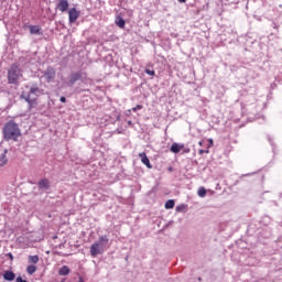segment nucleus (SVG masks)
<instances>
[{
    "mask_svg": "<svg viewBox=\"0 0 282 282\" xmlns=\"http://www.w3.org/2000/svg\"><path fill=\"white\" fill-rule=\"evenodd\" d=\"M3 140L6 142H17L19 138H21V128H19V123L14 122V120H9L3 129H2Z\"/></svg>",
    "mask_w": 282,
    "mask_h": 282,
    "instance_id": "f257e3e1",
    "label": "nucleus"
},
{
    "mask_svg": "<svg viewBox=\"0 0 282 282\" xmlns=\"http://www.w3.org/2000/svg\"><path fill=\"white\" fill-rule=\"evenodd\" d=\"M78 80H80L82 83H85V80H87V74L83 70L70 73L67 82V86L74 87L76 83H78Z\"/></svg>",
    "mask_w": 282,
    "mask_h": 282,
    "instance_id": "f03ea898",
    "label": "nucleus"
},
{
    "mask_svg": "<svg viewBox=\"0 0 282 282\" xmlns=\"http://www.w3.org/2000/svg\"><path fill=\"white\" fill-rule=\"evenodd\" d=\"M19 74L21 69L17 65H12L8 70V83L9 85H17L19 83Z\"/></svg>",
    "mask_w": 282,
    "mask_h": 282,
    "instance_id": "7ed1b4c3",
    "label": "nucleus"
},
{
    "mask_svg": "<svg viewBox=\"0 0 282 282\" xmlns=\"http://www.w3.org/2000/svg\"><path fill=\"white\" fill-rule=\"evenodd\" d=\"M44 78H46V82L52 83L54 78H56V69L54 67L48 66L46 70L43 74Z\"/></svg>",
    "mask_w": 282,
    "mask_h": 282,
    "instance_id": "20e7f679",
    "label": "nucleus"
},
{
    "mask_svg": "<svg viewBox=\"0 0 282 282\" xmlns=\"http://www.w3.org/2000/svg\"><path fill=\"white\" fill-rule=\"evenodd\" d=\"M78 17H80V11H77L76 8H70L68 10V21L69 23H76L78 20Z\"/></svg>",
    "mask_w": 282,
    "mask_h": 282,
    "instance_id": "39448f33",
    "label": "nucleus"
},
{
    "mask_svg": "<svg viewBox=\"0 0 282 282\" xmlns=\"http://www.w3.org/2000/svg\"><path fill=\"white\" fill-rule=\"evenodd\" d=\"M22 98L25 100V102H28L29 110L35 109V107L39 105L36 98H32L30 94L22 95Z\"/></svg>",
    "mask_w": 282,
    "mask_h": 282,
    "instance_id": "423d86ee",
    "label": "nucleus"
},
{
    "mask_svg": "<svg viewBox=\"0 0 282 282\" xmlns=\"http://www.w3.org/2000/svg\"><path fill=\"white\" fill-rule=\"evenodd\" d=\"M56 10L67 12L69 10V0H57Z\"/></svg>",
    "mask_w": 282,
    "mask_h": 282,
    "instance_id": "0eeeda50",
    "label": "nucleus"
},
{
    "mask_svg": "<svg viewBox=\"0 0 282 282\" xmlns=\"http://www.w3.org/2000/svg\"><path fill=\"white\" fill-rule=\"evenodd\" d=\"M105 252V249H101L100 245L93 243L90 246V256L91 257H98V254H102Z\"/></svg>",
    "mask_w": 282,
    "mask_h": 282,
    "instance_id": "6e6552de",
    "label": "nucleus"
},
{
    "mask_svg": "<svg viewBox=\"0 0 282 282\" xmlns=\"http://www.w3.org/2000/svg\"><path fill=\"white\" fill-rule=\"evenodd\" d=\"M43 89L39 88V85L36 84H33L31 87H30V90H29V94L30 96H43Z\"/></svg>",
    "mask_w": 282,
    "mask_h": 282,
    "instance_id": "1a4fd4ad",
    "label": "nucleus"
},
{
    "mask_svg": "<svg viewBox=\"0 0 282 282\" xmlns=\"http://www.w3.org/2000/svg\"><path fill=\"white\" fill-rule=\"evenodd\" d=\"M37 186L40 188V191H50L51 188V183H50V180L47 178H42L37 182Z\"/></svg>",
    "mask_w": 282,
    "mask_h": 282,
    "instance_id": "9d476101",
    "label": "nucleus"
},
{
    "mask_svg": "<svg viewBox=\"0 0 282 282\" xmlns=\"http://www.w3.org/2000/svg\"><path fill=\"white\" fill-rule=\"evenodd\" d=\"M139 158L142 162V164H144V166H147V169H153V165L151 164L149 156H147V152L139 153Z\"/></svg>",
    "mask_w": 282,
    "mask_h": 282,
    "instance_id": "9b49d317",
    "label": "nucleus"
},
{
    "mask_svg": "<svg viewBox=\"0 0 282 282\" xmlns=\"http://www.w3.org/2000/svg\"><path fill=\"white\" fill-rule=\"evenodd\" d=\"M95 243H98L100 249L105 250V248H107V245L109 243V238L107 236H101Z\"/></svg>",
    "mask_w": 282,
    "mask_h": 282,
    "instance_id": "f8f14e48",
    "label": "nucleus"
},
{
    "mask_svg": "<svg viewBox=\"0 0 282 282\" xmlns=\"http://www.w3.org/2000/svg\"><path fill=\"white\" fill-rule=\"evenodd\" d=\"M8 149H4L0 154V169H3L8 164Z\"/></svg>",
    "mask_w": 282,
    "mask_h": 282,
    "instance_id": "ddd939ff",
    "label": "nucleus"
},
{
    "mask_svg": "<svg viewBox=\"0 0 282 282\" xmlns=\"http://www.w3.org/2000/svg\"><path fill=\"white\" fill-rule=\"evenodd\" d=\"M3 279H4V281L12 282V281H14V279H17V274L13 273L12 270H7L3 273Z\"/></svg>",
    "mask_w": 282,
    "mask_h": 282,
    "instance_id": "4468645a",
    "label": "nucleus"
},
{
    "mask_svg": "<svg viewBox=\"0 0 282 282\" xmlns=\"http://www.w3.org/2000/svg\"><path fill=\"white\" fill-rule=\"evenodd\" d=\"M182 149H184V144H180V143H173L170 148V151L172 153H180V151H182Z\"/></svg>",
    "mask_w": 282,
    "mask_h": 282,
    "instance_id": "2eb2a0df",
    "label": "nucleus"
},
{
    "mask_svg": "<svg viewBox=\"0 0 282 282\" xmlns=\"http://www.w3.org/2000/svg\"><path fill=\"white\" fill-rule=\"evenodd\" d=\"M30 34L41 35V26L40 25H29Z\"/></svg>",
    "mask_w": 282,
    "mask_h": 282,
    "instance_id": "dca6fc26",
    "label": "nucleus"
},
{
    "mask_svg": "<svg viewBox=\"0 0 282 282\" xmlns=\"http://www.w3.org/2000/svg\"><path fill=\"white\" fill-rule=\"evenodd\" d=\"M69 272H72V271L69 270V267H67V265H63V267L58 270L59 276H67V274H69Z\"/></svg>",
    "mask_w": 282,
    "mask_h": 282,
    "instance_id": "f3484780",
    "label": "nucleus"
},
{
    "mask_svg": "<svg viewBox=\"0 0 282 282\" xmlns=\"http://www.w3.org/2000/svg\"><path fill=\"white\" fill-rule=\"evenodd\" d=\"M165 208H166V210H171V208H175V200L169 199V200L165 203Z\"/></svg>",
    "mask_w": 282,
    "mask_h": 282,
    "instance_id": "a211bd4d",
    "label": "nucleus"
},
{
    "mask_svg": "<svg viewBox=\"0 0 282 282\" xmlns=\"http://www.w3.org/2000/svg\"><path fill=\"white\" fill-rule=\"evenodd\" d=\"M26 272H28V274H34V272H36V265H34V264L28 265Z\"/></svg>",
    "mask_w": 282,
    "mask_h": 282,
    "instance_id": "6ab92c4d",
    "label": "nucleus"
},
{
    "mask_svg": "<svg viewBox=\"0 0 282 282\" xmlns=\"http://www.w3.org/2000/svg\"><path fill=\"white\" fill-rule=\"evenodd\" d=\"M29 263H39V256H29Z\"/></svg>",
    "mask_w": 282,
    "mask_h": 282,
    "instance_id": "aec40b11",
    "label": "nucleus"
},
{
    "mask_svg": "<svg viewBox=\"0 0 282 282\" xmlns=\"http://www.w3.org/2000/svg\"><path fill=\"white\" fill-rule=\"evenodd\" d=\"M116 25H118V28H124L126 25V22H124V19L122 18H118V20L116 21Z\"/></svg>",
    "mask_w": 282,
    "mask_h": 282,
    "instance_id": "412c9836",
    "label": "nucleus"
},
{
    "mask_svg": "<svg viewBox=\"0 0 282 282\" xmlns=\"http://www.w3.org/2000/svg\"><path fill=\"white\" fill-rule=\"evenodd\" d=\"M197 195L198 197H206V189L204 187H199Z\"/></svg>",
    "mask_w": 282,
    "mask_h": 282,
    "instance_id": "4be33fe9",
    "label": "nucleus"
},
{
    "mask_svg": "<svg viewBox=\"0 0 282 282\" xmlns=\"http://www.w3.org/2000/svg\"><path fill=\"white\" fill-rule=\"evenodd\" d=\"M185 208H186V205L181 204V205L176 206L175 210H176V213H182Z\"/></svg>",
    "mask_w": 282,
    "mask_h": 282,
    "instance_id": "5701e85b",
    "label": "nucleus"
},
{
    "mask_svg": "<svg viewBox=\"0 0 282 282\" xmlns=\"http://www.w3.org/2000/svg\"><path fill=\"white\" fill-rule=\"evenodd\" d=\"M145 74H148V76H155V70H151V69L147 68Z\"/></svg>",
    "mask_w": 282,
    "mask_h": 282,
    "instance_id": "b1692460",
    "label": "nucleus"
},
{
    "mask_svg": "<svg viewBox=\"0 0 282 282\" xmlns=\"http://www.w3.org/2000/svg\"><path fill=\"white\" fill-rule=\"evenodd\" d=\"M142 109V105H137L135 107L132 108V111H140Z\"/></svg>",
    "mask_w": 282,
    "mask_h": 282,
    "instance_id": "393cba45",
    "label": "nucleus"
},
{
    "mask_svg": "<svg viewBox=\"0 0 282 282\" xmlns=\"http://www.w3.org/2000/svg\"><path fill=\"white\" fill-rule=\"evenodd\" d=\"M7 257L10 259V261L14 260V256L12 254V252L7 253Z\"/></svg>",
    "mask_w": 282,
    "mask_h": 282,
    "instance_id": "a878e982",
    "label": "nucleus"
},
{
    "mask_svg": "<svg viewBox=\"0 0 282 282\" xmlns=\"http://www.w3.org/2000/svg\"><path fill=\"white\" fill-rule=\"evenodd\" d=\"M198 153H199V155H204L205 153H208V150L207 151L206 150H199Z\"/></svg>",
    "mask_w": 282,
    "mask_h": 282,
    "instance_id": "bb28decb",
    "label": "nucleus"
},
{
    "mask_svg": "<svg viewBox=\"0 0 282 282\" xmlns=\"http://www.w3.org/2000/svg\"><path fill=\"white\" fill-rule=\"evenodd\" d=\"M59 102H67V98H65V97L62 96V97L59 98Z\"/></svg>",
    "mask_w": 282,
    "mask_h": 282,
    "instance_id": "cd10ccee",
    "label": "nucleus"
},
{
    "mask_svg": "<svg viewBox=\"0 0 282 282\" xmlns=\"http://www.w3.org/2000/svg\"><path fill=\"white\" fill-rule=\"evenodd\" d=\"M167 171H169V173H173V166H170V167L167 169Z\"/></svg>",
    "mask_w": 282,
    "mask_h": 282,
    "instance_id": "c85d7f7f",
    "label": "nucleus"
},
{
    "mask_svg": "<svg viewBox=\"0 0 282 282\" xmlns=\"http://www.w3.org/2000/svg\"><path fill=\"white\" fill-rule=\"evenodd\" d=\"M178 3H186V0H177Z\"/></svg>",
    "mask_w": 282,
    "mask_h": 282,
    "instance_id": "c756f323",
    "label": "nucleus"
},
{
    "mask_svg": "<svg viewBox=\"0 0 282 282\" xmlns=\"http://www.w3.org/2000/svg\"><path fill=\"white\" fill-rule=\"evenodd\" d=\"M209 143H212V144H213V139H210V140H209Z\"/></svg>",
    "mask_w": 282,
    "mask_h": 282,
    "instance_id": "7c9ffc66",
    "label": "nucleus"
},
{
    "mask_svg": "<svg viewBox=\"0 0 282 282\" xmlns=\"http://www.w3.org/2000/svg\"><path fill=\"white\" fill-rule=\"evenodd\" d=\"M199 145L202 147V141H199Z\"/></svg>",
    "mask_w": 282,
    "mask_h": 282,
    "instance_id": "2f4dec72",
    "label": "nucleus"
},
{
    "mask_svg": "<svg viewBox=\"0 0 282 282\" xmlns=\"http://www.w3.org/2000/svg\"><path fill=\"white\" fill-rule=\"evenodd\" d=\"M198 281H202V278H198Z\"/></svg>",
    "mask_w": 282,
    "mask_h": 282,
    "instance_id": "473e14b6",
    "label": "nucleus"
}]
</instances>
